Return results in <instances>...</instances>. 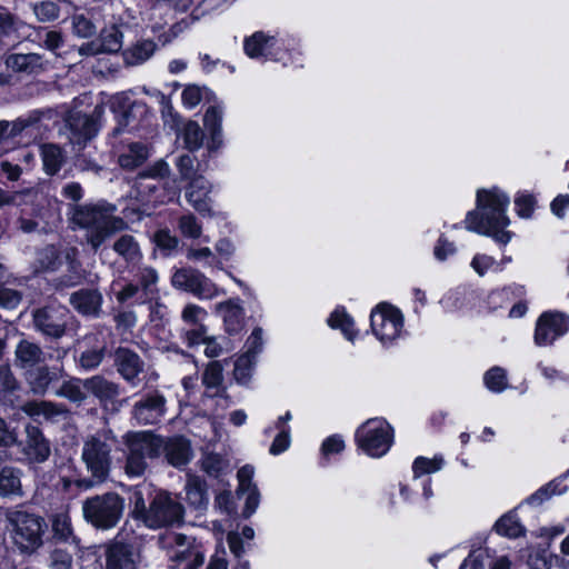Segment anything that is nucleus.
Returning <instances> with one entry per match:
<instances>
[{
  "label": "nucleus",
  "mask_w": 569,
  "mask_h": 569,
  "mask_svg": "<svg viewBox=\"0 0 569 569\" xmlns=\"http://www.w3.org/2000/svg\"><path fill=\"white\" fill-rule=\"evenodd\" d=\"M509 202V197L498 188L479 190L477 208L467 213L466 229L507 244L512 237V233L506 230L510 224L507 216Z\"/></svg>",
  "instance_id": "nucleus-1"
},
{
  "label": "nucleus",
  "mask_w": 569,
  "mask_h": 569,
  "mask_svg": "<svg viewBox=\"0 0 569 569\" xmlns=\"http://www.w3.org/2000/svg\"><path fill=\"white\" fill-rule=\"evenodd\" d=\"M116 211V204L107 201L77 204L72 209L71 221L86 230L87 243L97 251L112 234L128 227L122 218L114 214Z\"/></svg>",
  "instance_id": "nucleus-2"
},
{
  "label": "nucleus",
  "mask_w": 569,
  "mask_h": 569,
  "mask_svg": "<svg viewBox=\"0 0 569 569\" xmlns=\"http://www.w3.org/2000/svg\"><path fill=\"white\" fill-rule=\"evenodd\" d=\"M132 517L142 521L150 529L178 525L183 518V507L170 493L157 490L147 506L141 490L133 493Z\"/></svg>",
  "instance_id": "nucleus-3"
},
{
  "label": "nucleus",
  "mask_w": 569,
  "mask_h": 569,
  "mask_svg": "<svg viewBox=\"0 0 569 569\" xmlns=\"http://www.w3.org/2000/svg\"><path fill=\"white\" fill-rule=\"evenodd\" d=\"M117 437L109 429H100L83 438L81 461L89 475L98 481H106L112 468V452L117 446Z\"/></svg>",
  "instance_id": "nucleus-4"
},
{
  "label": "nucleus",
  "mask_w": 569,
  "mask_h": 569,
  "mask_svg": "<svg viewBox=\"0 0 569 569\" xmlns=\"http://www.w3.org/2000/svg\"><path fill=\"white\" fill-rule=\"evenodd\" d=\"M124 499L109 491L86 498L81 503L84 521L98 530H110L118 526L124 512Z\"/></svg>",
  "instance_id": "nucleus-5"
},
{
  "label": "nucleus",
  "mask_w": 569,
  "mask_h": 569,
  "mask_svg": "<svg viewBox=\"0 0 569 569\" xmlns=\"http://www.w3.org/2000/svg\"><path fill=\"white\" fill-rule=\"evenodd\" d=\"M11 537L23 552H32L42 545L44 522L40 517L26 511H13L8 517Z\"/></svg>",
  "instance_id": "nucleus-6"
},
{
  "label": "nucleus",
  "mask_w": 569,
  "mask_h": 569,
  "mask_svg": "<svg viewBox=\"0 0 569 569\" xmlns=\"http://www.w3.org/2000/svg\"><path fill=\"white\" fill-rule=\"evenodd\" d=\"M128 448L124 471L129 477H141L147 468V459L157 458L158 443L151 440L150 431L128 432L124 436Z\"/></svg>",
  "instance_id": "nucleus-7"
},
{
  "label": "nucleus",
  "mask_w": 569,
  "mask_h": 569,
  "mask_svg": "<svg viewBox=\"0 0 569 569\" xmlns=\"http://www.w3.org/2000/svg\"><path fill=\"white\" fill-rule=\"evenodd\" d=\"M356 440L368 456L382 457L392 443V429L389 423L380 418L368 419L356 431Z\"/></svg>",
  "instance_id": "nucleus-8"
},
{
  "label": "nucleus",
  "mask_w": 569,
  "mask_h": 569,
  "mask_svg": "<svg viewBox=\"0 0 569 569\" xmlns=\"http://www.w3.org/2000/svg\"><path fill=\"white\" fill-rule=\"evenodd\" d=\"M160 542L169 549V569H199L203 565V553L191 547L184 535L169 532L161 537Z\"/></svg>",
  "instance_id": "nucleus-9"
},
{
  "label": "nucleus",
  "mask_w": 569,
  "mask_h": 569,
  "mask_svg": "<svg viewBox=\"0 0 569 569\" xmlns=\"http://www.w3.org/2000/svg\"><path fill=\"white\" fill-rule=\"evenodd\" d=\"M171 283L176 289L190 292L199 299H212L220 293L214 282L192 268L178 269L172 274Z\"/></svg>",
  "instance_id": "nucleus-10"
},
{
  "label": "nucleus",
  "mask_w": 569,
  "mask_h": 569,
  "mask_svg": "<svg viewBox=\"0 0 569 569\" xmlns=\"http://www.w3.org/2000/svg\"><path fill=\"white\" fill-rule=\"evenodd\" d=\"M370 320L373 333L382 343L393 341L400 336L403 319L400 311L392 306H377L371 312Z\"/></svg>",
  "instance_id": "nucleus-11"
},
{
  "label": "nucleus",
  "mask_w": 569,
  "mask_h": 569,
  "mask_svg": "<svg viewBox=\"0 0 569 569\" xmlns=\"http://www.w3.org/2000/svg\"><path fill=\"white\" fill-rule=\"evenodd\" d=\"M151 440L158 443L157 458L163 456L174 468L187 466L193 457L191 443L183 436L163 438L151 432Z\"/></svg>",
  "instance_id": "nucleus-12"
},
{
  "label": "nucleus",
  "mask_w": 569,
  "mask_h": 569,
  "mask_svg": "<svg viewBox=\"0 0 569 569\" xmlns=\"http://www.w3.org/2000/svg\"><path fill=\"white\" fill-rule=\"evenodd\" d=\"M84 387L89 395L99 400L101 408L106 411L118 412L126 402V400H118L120 386L103 376L96 375L84 379Z\"/></svg>",
  "instance_id": "nucleus-13"
},
{
  "label": "nucleus",
  "mask_w": 569,
  "mask_h": 569,
  "mask_svg": "<svg viewBox=\"0 0 569 569\" xmlns=\"http://www.w3.org/2000/svg\"><path fill=\"white\" fill-rule=\"evenodd\" d=\"M167 411V398L158 390L146 393L131 410L132 418L143 426L158 423Z\"/></svg>",
  "instance_id": "nucleus-14"
},
{
  "label": "nucleus",
  "mask_w": 569,
  "mask_h": 569,
  "mask_svg": "<svg viewBox=\"0 0 569 569\" xmlns=\"http://www.w3.org/2000/svg\"><path fill=\"white\" fill-rule=\"evenodd\" d=\"M569 329V319L561 312H543L537 320L535 343L539 347L549 346L563 336Z\"/></svg>",
  "instance_id": "nucleus-15"
},
{
  "label": "nucleus",
  "mask_w": 569,
  "mask_h": 569,
  "mask_svg": "<svg viewBox=\"0 0 569 569\" xmlns=\"http://www.w3.org/2000/svg\"><path fill=\"white\" fill-rule=\"evenodd\" d=\"M68 310L63 307H46L33 313L34 327L44 336L59 339L66 332Z\"/></svg>",
  "instance_id": "nucleus-16"
},
{
  "label": "nucleus",
  "mask_w": 569,
  "mask_h": 569,
  "mask_svg": "<svg viewBox=\"0 0 569 569\" xmlns=\"http://www.w3.org/2000/svg\"><path fill=\"white\" fill-rule=\"evenodd\" d=\"M114 366L121 378L132 388L140 386L144 362L138 353L128 348H118L114 352Z\"/></svg>",
  "instance_id": "nucleus-17"
},
{
  "label": "nucleus",
  "mask_w": 569,
  "mask_h": 569,
  "mask_svg": "<svg viewBox=\"0 0 569 569\" xmlns=\"http://www.w3.org/2000/svg\"><path fill=\"white\" fill-rule=\"evenodd\" d=\"M104 569H137L139 556L133 547L117 539L104 547Z\"/></svg>",
  "instance_id": "nucleus-18"
},
{
  "label": "nucleus",
  "mask_w": 569,
  "mask_h": 569,
  "mask_svg": "<svg viewBox=\"0 0 569 569\" xmlns=\"http://www.w3.org/2000/svg\"><path fill=\"white\" fill-rule=\"evenodd\" d=\"M4 64L11 71L24 76H38L48 68V61L36 52L7 54Z\"/></svg>",
  "instance_id": "nucleus-19"
},
{
  "label": "nucleus",
  "mask_w": 569,
  "mask_h": 569,
  "mask_svg": "<svg viewBox=\"0 0 569 569\" xmlns=\"http://www.w3.org/2000/svg\"><path fill=\"white\" fill-rule=\"evenodd\" d=\"M211 189V183L203 176H198L189 182L186 189V199L199 213H210L211 199L209 194Z\"/></svg>",
  "instance_id": "nucleus-20"
},
{
  "label": "nucleus",
  "mask_w": 569,
  "mask_h": 569,
  "mask_svg": "<svg viewBox=\"0 0 569 569\" xmlns=\"http://www.w3.org/2000/svg\"><path fill=\"white\" fill-rule=\"evenodd\" d=\"M47 353L42 348L29 340L21 339L14 349V363L21 369H30L47 361Z\"/></svg>",
  "instance_id": "nucleus-21"
},
{
  "label": "nucleus",
  "mask_w": 569,
  "mask_h": 569,
  "mask_svg": "<svg viewBox=\"0 0 569 569\" xmlns=\"http://www.w3.org/2000/svg\"><path fill=\"white\" fill-rule=\"evenodd\" d=\"M24 453L34 462H43L50 456L49 442L43 437L41 430L32 425L26 427Z\"/></svg>",
  "instance_id": "nucleus-22"
},
{
  "label": "nucleus",
  "mask_w": 569,
  "mask_h": 569,
  "mask_svg": "<svg viewBox=\"0 0 569 569\" xmlns=\"http://www.w3.org/2000/svg\"><path fill=\"white\" fill-rule=\"evenodd\" d=\"M70 305L83 316H98L101 310L102 295L96 289H81L71 293Z\"/></svg>",
  "instance_id": "nucleus-23"
},
{
  "label": "nucleus",
  "mask_w": 569,
  "mask_h": 569,
  "mask_svg": "<svg viewBox=\"0 0 569 569\" xmlns=\"http://www.w3.org/2000/svg\"><path fill=\"white\" fill-rule=\"evenodd\" d=\"M217 312L222 317L226 330L236 333L243 326L244 311L239 299H229L216 305Z\"/></svg>",
  "instance_id": "nucleus-24"
},
{
  "label": "nucleus",
  "mask_w": 569,
  "mask_h": 569,
  "mask_svg": "<svg viewBox=\"0 0 569 569\" xmlns=\"http://www.w3.org/2000/svg\"><path fill=\"white\" fill-rule=\"evenodd\" d=\"M222 117L223 111L219 106L209 107L204 113L203 124L210 133V142L208 143L210 151H216L223 144Z\"/></svg>",
  "instance_id": "nucleus-25"
},
{
  "label": "nucleus",
  "mask_w": 569,
  "mask_h": 569,
  "mask_svg": "<svg viewBox=\"0 0 569 569\" xmlns=\"http://www.w3.org/2000/svg\"><path fill=\"white\" fill-rule=\"evenodd\" d=\"M277 40L262 31H257L244 39L243 50L251 59L267 58L271 53Z\"/></svg>",
  "instance_id": "nucleus-26"
},
{
  "label": "nucleus",
  "mask_w": 569,
  "mask_h": 569,
  "mask_svg": "<svg viewBox=\"0 0 569 569\" xmlns=\"http://www.w3.org/2000/svg\"><path fill=\"white\" fill-rule=\"evenodd\" d=\"M63 370L49 368L48 366H38L29 373L28 381L31 390L36 395H44L49 386L62 377Z\"/></svg>",
  "instance_id": "nucleus-27"
},
{
  "label": "nucleus",
  "mask_w": 569,
  "mask_h": 569,
  "mask_svg": "<svg viewBox=\"0 0 569 569\" xmlns=\"http://www.w3.org/2000/svg\"><path fill=\"white\" fill-rule=\"evenodd\" d=\"M21 410L31 418L42 417L46 420H56L68 413L63 405L51 401H28L21 406Z\"/></svg>",
  "instance_id": "nucleus-28"
},
{
  "label": "nucleus",
  "mask_w": 569,
  "mask_h": 569,
  "mask_svg": "<svg viewBox=\"0 0 569 569\" xmlns=\"http://www.w3.org/2000/svg\"><path fill=\"white\" fill-rule=\"evenodd\" d=\"M223 382V367L219 361H211L207 365L202 373V383L208 390H216L213 397H220L226 406L229 405V396L222 387Z\"/></svg>",
  "instance_id": "nucleus-29"
},
{
  "label": "nucleus",
  "mask_w": 569,
  "mask_h": 569,
  "mask_svg": "<svg viewBox=\"0 0 569 569\" xmlns=\"http://www.w3.org/2000/svg\"><path fill=\"white\" fill-rule=\"evenodd\" d=\"M157 44L150 39H141L122 52L127 66H139L148 61L154 53Z\"/></svg>",
  "instance_id": "nucleus-30"
},
{
  "label": "nucleus",
  "mask_w": 569,
  "mask_h": 569,
  "mask_svg": "<svg viewBox=\"0 0 569 569\" xmlns=\"http://www.w3.org/2000/svg\"><path fill=\"white\" fill-rule=\"evenodd\" d=\"M184 490L187 501L191 507L196 509L206 508L209 499L204 480L198 476L188 475Z\"/></svg>",
  "instance_id": "nucleus-31"
},
{
  "label": "nucleus",
  "mask_w": 569,
  "mask_h": 569,
  "mask_svg": "<svg viewBox=\"0 0 569 569\" xmlns=\"http://www.w3.org/2000/svg\"><path fill=\"white\" fill-rule=\"evenodd\" d=\"M68 126L79 142L91 139L97 132L96 121L81 112L71 113L68 118Z\"/></svg>",
  "instance_id": "nucleus-32"
},
{
  "label": "nucleus",
  "mask_w": 569,
  "mask_h": 569,
  "mask_svg": "<svg viewBox=\"0 0 569 569\" xmlns=\"http://www.w3.org/2000/svg\"><path fill=\"white\" fill-rule=\"evenodd\" d=\"M132 272L133 279L143 296L150 297L158 292L159 273L153 267L146 264L133 266Z\"/></svg>",
  "instance_id": "nucleus-33"
},
{
  "label": "nucleus",
  "mask_w": 569,
  "mask_h": 569,
  "mask_svg": "<svg viewBox=\"0 0 569 569\" xmlns=\"http://www.w3.org/2000/svg\"><path fill=\"white\" fill-rule=\"evenodd\" d=\"M88 395L89 393L84 387V379L74 377L64 380L56 391V396L66 398L78 406L82 405L87 400Z\"/></svg>",
  "instance_id": "nucleus-34"
},
{
  "label": "nucleus",
  "mask_w": 569,
  "mask_h": 569,
  "mask_svg": "<svg viewBox=\"0 0 569 569\" xmlns=\"http://www.w3.org/2000/svg\"><path fill=\"white\" fill-rule=\"evenodd\" d=\"M113 251L129 263H136L142 258L140 246L131 234H122L112 246Z\"/></svg>",
  "instance_id": "nucleus-35"
},
{
  "label": "nucleus",
  "mask_w": 569,
  "mask_h": 569,
  "mask_svg": "<svg viewBox=\"0 0 569 569\" xmlns=\"http://www.w3.org/2000/svg\"><path fill=\"white\" fill-rule=\"evenodd\" d=\"M148 149L143 143H130L124 152L119 156V164L124 169L132 170L141 166L148 159Z\"/></svg>",
  "instance_id": "nucleus-36"
},
{
  "label": "nucleus",
  "mask_w": 569,
  "mask_h": 569,
  "mask_svg": "<svg viewBox=\"0 0 569 569\" xmlns=\"http://www.w3.org/2000/svg\"><path fill=\"white\" fill-rule=\"evenodd\" d=\"M51 528L53 537L62 542L74 541L73 528L71 518L68 511H60L51 517Z\"/></svg>",
  "instance_id": "nucleus-37"
},
{
  "label": "nucleus",
  "mask_w": 569,
  "mask_h": 569,
  "mask_svg": "<svg viewBox=\"0 0 569 569\" xmlns=\"http://www.w3.org/2000/svg\"><path fill=\"white\" fill-rule=\"evenodd\" d=\"M41 157L43 169L46 173L50 176L56 174L64 162L61 148L51 143L41 146Z\"/></svg>",
  "instance_id": "nucleus-38"
},
{
  "label": "nucleus",
  "mask_w": 569,
  "mask_h": 569,
  "mask_svg": "<svg viewBox=\"0 0 569 569\" xmlns=\"http://www.w3.org/2000/svg\"><path fill=\"white\" fill-rule=\"evenodd\" d=\"M13 495H21L20 471L4 467L0 471V496L9 497Z\"/></svg>",
  "instance_id": "nucleus-39"
},
{
  "label": "nucleus",
  "mask_w": 569,
  "mask_h": 569,
  "mask_svg": "<svg viewBox=\"0 0 569 569\" xmlns=\"http://www.w3.org/2000/svg\"><path fill=\"white\" fill-rule=\"evenodd\" d=\"M103 53H116L122 48L123 34L117 26L104 28L99 37Z\"/></svg>",
  "instance_id": "nucleus-40"
},
{
  "label": "nucleus",
  "mask_w": 569,
  "mask_h": 569,
  "mask_svg": "<svg viewBox=\"0 0 569 569\" xmlns=\"http://www.w3.org/2000/svg\"><path fill=\"white\" fill-rule=\"evenodd\" d=\"M20 22L8 10H0V42L16 41L18 36Z\"/></svg>",
  "instance_id": "nucleus-41"
},
{
  "label": "nucleus",
  "mask_w": 569,
  "mask_h": 569,
  "mask_svg": "<svg viewBox=\"0 0 569 569\" xmlns=\"http://www.w3.org/2000/svg\"><path fill=\"white\" fill-rule=\"evenodd\" d=\"M180 136L189 151H196L202 147L204 134L196 121H188L183 126Z\"/></svg>",
  "instance_id": "nucleus-42"
},
{
  "label": "nucleus",
  "mask_w": 569,
  "mask_h": 569,
  "mask_svg": "<svg viewBox=\"0 0 569 569\" xmlns=\"http://www.w3.org/2000/svg\"><path fill=\"white\" fill-rule=\"evenodd\" d=\"M498 535L508 538H518L523 535L525 529L519 519L513 513L502 516L495 525Z\"/></svg>",
  "instance_id": "nucleus-43"
},
{
  "label": "nucleus",
  "mask_w": 569,
  "mask_h": 569,
  "mask_svg": "<svg viewBox=\"0 0 569 569\" xmlns=\"http://www.w3.org/2000/svg\"><path fill=\"white\" fill-rule=\"evenodd\" d=\"M328 323L333 329H340L348 340H353L356 337L353 320L343 309H336L329 317Z\"/></svg>",
  "instance_id": "nucleus-44"
},
{
  "label": "nucleus",
  "mask_w": 569,
  "mask_h": 569,
  "mask_svg": "<svg viewBox=\"0 0 569 569\" xmlns=\"http://www.w3.org/2000/svg\"><path fill=\"white\" fill-rule=\"evenodd\" d=\"M32 11L40 22H51L59 18L60 8L57 2L44 0L32 4Z\"/></svg>",
  "instance_id": "nucleus-45"
},
{
  "label": "nucleus",
  "mask_w": 569,
  "mask_h": 569,
  "mask_svg": "<svg viewBox=\"0 0 569 569\" xmlns=\"http://www.w3.org/2000/svg\"><path fill=\"white\" fill-rule=\"evenodd\" d=\"M443 466V458L436 456L432 459H428L425 457H418L413 461L412 471L415 478H419L427 473H432L439 471Z\"/></svg>",
  "instance_id": "nucleus-46"
},
{
  "label": "nucleus",
  "mask_w": 569,
  "mask_h": 569,
  "mask_svg": "<svg viewBox=\"0 0 569 569\" xmlns=\"http://www.w3.org/2000/svg\"><path fill=\"white\" fill-rule=\"evenodd\" d=\"M486 387L492 392H501L507 388V376L505 369L493 367L483 376Z\"/></svg>",
  "instance_id": "nucleus-47"
},
{
  "label": "nucleus",
  "mask_w": 569,
  "mask_h": 569,
  "mask_svg": "<svg viewBox=\"0 0 569 569\" xmlns=\"http://www.w3.org/2000/svg\"><path fill=\"white\" fill-rule=\"evenodd\" d=\"M561 493L559 482L550 481L549 483L539 488L535 493L526 499V502L531 507H539L545 501L549 500L552 496Z\"/></svg>",
  "instance_id": "nucleus-48"
},
{
  "label": "nucleus",
  "mask_w": 569,
  "mask_h": 569,
  "mask_svg": "<svg viewBox=\"0 0 569 569\" xmlns=\"http://www.w3.org/2000/svg\"><path fill=\"white\" fill-rule=\"evenodd\" d=\"M227 467V461L218 453H208L201 459V469L211 477H218Z\"/></svg>",
  "instance_id": "nucleus-49"
},
{
  "label": "nucleus",
  "mask_w": 569,
  "mask_h": 569,
  "mask_svg": "<svg viewBox=\"0 0 569 569\" xmlns=\"http://www.w3.org/2000/svg\"><path fill=\"white\" fill-rule=\"evenodd\" d=\"M178 229L183 237L197 239L202 233V227L197 218L189 213L181 216L178 220Z\"/></svg>",
  "instance_id": "nucleus-50"
},
{
  "label": "nucleus",
  "mask_w": 569,
  "mask_h": 569,
  "mask_svg": "<svg viewBox=\"0 0 569 569\" xmlns=\"http://www.w3.org/2000/svg\"><path fill=\"white\" fill-rule=\"evenodd\" d=\"M253 368V359H251V355H242L239 357L234 363V379L238 383L246 385L251 377Z\"/></svg>",
  "instance_id": "nucleus-51"
},
{
  "label": "nucleus",
  "mask_w": 569,
  "mask_h": 569,
  "mask_svg": "<svg viewBox=\"0 0 569 569\" xmlns=\"http://www.w3.org/2000/svg\"><path fill=\"white\" fill-rule=\"evenodd\" d=\"M536 206V199L527 192H519L515 198V207L520 218H530Z\"/></svg>",
  "instance_id": "nucleus-52"
},
{
  "label": "nucleus",
  "mask_w": 569,
  "mask_h": 569,
  "mask_svg": "<svg viewBox=\"0 0 569 569\" xmlns=\"http://www.w3.org/2000/svg\"><path fill=\"white\" fill-rule=\"evenodd\" d=\"M72 30L80 38H89L96 33V26L84 14H74L71 18Z\"/></svg>",
  "instance_id": "nucleus-53"
},
{
  "label": "nucleus",
  "mask_w": 569,
  "mask_h": 569,
  "mask_svg": "<svg viewBox=\"0 0 569 569\" xmlns=\"http://www.w3.org/2000/svg\"><path fill=\"white\" fill-rule=\"evenodd\" d=\"M104 347L89 349L83 351L79 357V365L86 370L97 368L103 360Z\"/></svg>",
  "instance_id": "nucleus-54"
},
{
  "label": "nucleus",
  "mask_w": 569,
  "mask_h": 569,
  "mask_svg": "<svg viewBox=\"0 0 569 569\" xmlns=\"http://www.w3.org/2000/svg\"><path fill=\"white\" fill-rule=\"evenodd\" d=\"M38 263L42 270H56L59 266V253L53 246L43 248L38 254Z\"/></svg>",
  "instance_id": "nucleus-55"
},
{
  "label": "nucleus",
  "mask_w": 569,
  "mask_h": 569,
  "mask_svg": "<svg viewBox=\"0 0 569 569\" xmlns=\"http://www.w3.org/2000/svg\"><path fill=\"white\" fill-rule=\"evenodd\" d=\"M176 166L182 180H189V182L198 177L194 169V159L190 154H182L177 159Z\"/></svg>",
  "instance_id": "nucleus-56"
},
{
  "label": "nucleus",
  "mask_w": 569,
  "mask_h": 569,
  "mask_svg": "<svg viewBox=\"0 0 569 569\" xmlns=\"http://www.w3.org/2000/svg\"><path fill=\"white\" fill-rule=\"evenodd\" d=\"M207 317V311L200 306L189 303L184 307L181 318L189 325H201L200 321Z\"/></svg>",
  "instance_id": "nucleus-57"
},
{
  "label": "nucleus",
  "mask_w": 569,
  "mask_h": 569,
  "mask_svg": "<svg viewBox=\"0 0 569 569\" xmlns=\"http://www.w3.org/2000/svg\"><path fill=\"white\" fill-rule=\"evenodd\" d=\"M153 241L158 248L169 251L176 249L179 243L178 238L172 236L167 229L158 230L153 236Z\"/></svg>",
  "instance_id": "nucleus-58"
},
{
  "label": "nucleus",
  "mask_w": 569,
  "mask_h": 569,
  "mask_svg": "<svg viewBox=\"0 0 569 569\" xmlns=\"http://www.w3.org/2000/svg\"><path fill=\"white\" fill-rule=\"evenodd\" d=\"M49 566L51 569H70L72 567V556L61 549H56L50 555Z\"/></svg>",
  "instance_id": "nucleus-59"
},
{
  "label": "nucleus",
  "mask_w": 569,
  "mask_h": 569,
  "mask_svg": "<svg viewBox=\"0 0 569 569\" xmlns=\"http://www.w3.org/2000/svg\"><path fill=\"white\" fill-rule=\"evenodd\" d=\"M21 301V293L14 289L0 287V307L14 309Z\"/></svg>",
  "instance_id": "nucleus-60"
},
{
  "label": "nucleus",
  "mask_w": 569,
  "mask_h": 569,
  "mask_svg": "<svg viewBox=\"0 0 569 569\" xmlns=\"http://www.w3.org/2000/svg\"><path fill=\"white\" fill-rule=\"evenodd\" d=\"M19 388V382L9 366H0V390L13 392Z\"/></svg>",
  "instance_id": "nucleus-61"
},
{
  "label": "nucleus",
  "mask_w": 569,
  "mask_h": 569,
  "mask_svg": "<svg viewBox=\"0 0 569 569\" xmlns=\"http://www.w3.org/2000/svg\"><path fill=\"white\" fill-rule=\"evenodd\" d=\"M183 337L188 347H196L204 343L209 338L207 336V328L203 325H198L197 328L187 330Z\"/></svg>",
  "instance_id": "nucleus-62"
},
{
  "label": "nucleus",
  "mask_w": 569,
  "mask_h": 569,
  "mask_svg": "<svg viewBox=\"0 0 569 569\" xmlns=\"http://www.w3.org/2000/svg\"><path fill=\"white\" fill-rule=\"evenodd\" d=\"M170 174V167L164 160H158L150 168L140 173L143 178L162 179Z\"/></svg>",
  "instance_id": "nucleus-63"
},
{
  "label": "nucleus",
  "mask_w": 569,
  "mask_h": 569,
  "mask_svg": "<svg viewBox=\"0 0 569 569\" xmlns=\"http://www.w3.org/2000/svg\"><path fill=\"white\" fill-rule=\"evenodd\" d=\"M182 103L184 107L192 109L198 106L202 99V93L199 87L188 86L181 94Z\"/></svg>",
  "instance_id": "nucleus-64"
}]
</instances>
